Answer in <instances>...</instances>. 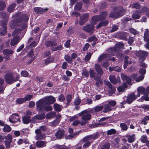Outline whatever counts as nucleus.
I'll use <instances>...</instances> for the list:
<instances>
[{"label":"nucleus","instance_id":"nucleus-1","mask_svg":"<svg viewBox=\"0 0 149 149\" xmlns=\"http://www.w3.org/2000/svg\"><path fill=\"white\" fill-rule=\"evenodd\" d=\"M20 15L19 13L13 16L12 18L13 19L10 24V27L12 29L14 28L21 21L22 19L26 21L28 19L29 17L26 15H21L22 19H21Z\"/></svg>","mask_w":149,"mask_h":149},{"label":"nucleus","instance_id":"nucleus-2","mask_svg":"<svg viewBox=\"0 0 149 149\" xmlns=\"http://www.w3.org/2000/svg\"><path fill=\"white\" fill-rule=\"evenodd\" d=\"M55 101V98L52 96H46L37 102L36 104L37 107L41 109L44 104H50L53 103Z\"/></svg>","mask_w":149,"mask_h":149},{"label":"nucleus","instance_id":"nucleus-3","mask_svg":"<svg viewBox=\"0 0 149 149\" xmlns=\"http://www.w3.org/2000/svg\"><path fill=\"white\" fill-rule=\"evenodd\" d=\"M102 15L100 16H94L92 18V23L91 24L86 25L83 28V30L88 32H93L94 26L93 25L96 24L97 22L100 20V19H104V17H101Z\"/></svg>","mask_w":149,"mask_h":149},{"label":"nucleus","instance_id":"nucleus-4","mask_svg":"<svg viewBox=\"0 0 149 149\" xmlns=\"http://www.w3.org/2000/svg\"><path fill=\"white\" fill-rule=\"evenodd\" d=\"M118 7H113V10L109 15V17L113 18L118 17L122 16L125 13V9L120 8Z\"/></svg>","mask_w":149,"mask_h":149},{"label":"nucleus","instance_id":"nucleus-5","mask_svg":"<svg viewBox=\"0 0 149 149\" xmlns=\"http://www.w3.org/2000/svg\"><path fill=\"white\" fill-rule=\"evenodd\" d=\"M79 116H81L82 120L80 121V124L81 125L86 124L87 121L90 119L91 116L89 112L86 111L84 110L79 113Z\"/></svg>","mask_w":149,"mask_h":149},{"label":"nucleus","instance_id":"nucleus-6","mask_svg":"<svg viewBox=\"0 0 149 149\" xmlns=\"http://www.w3.org/2000/svg\"><path fill=\"white\" fill-rule=\"evenodd\" d=\"M123 43L119 42L115 46L114 48H111L109 49L108 50L107 52L109 53L108 54L109 55V59L113 61L115 60V58L113 57L110 58V55L114 56V54L116 53L119 49L122 47L123 46Z\"/></svg>","mask_w":149,"mask_h":149},{"label":"nucleus","instance_id":"nucleus-7","mask_svg":"<svg viewBox=\"0 0 149 149\" xmlns=\"http://www.w3.org/2000/svg\"><path fill=\"white\" fill-rule=\"evenodd\" d=\"M137 91L138 93L136 95V98L139 97L141 94H144V95L142 96L141 99H139L140 101H142L143 100H145L146 101H149V97L146 96V90L143 87H139L137 89Z\"/></svg>","mask_w":149,"mask_h":149},{"label":"nucleus","instance_id":"nucleus-8","mask_svg":"<svg viewBox=\"0 0 149 149\" xmlns=\"http://www.w3.org/2000/svg\"><path fill=\"white\" fill-rule=\"evenodd\" d=\"M21 29H15L13 33V36L14 37L11 40L10 42V45L11 46H14L16 45L18 43L20 40L19 37L17 35L20 33Z\"/></svg>","mask_w":149,"mask_h":149},{"label":"nucleus","instance_id":"nucleus-9","mask_svg":"<svg viewBox=\"0 0 149 149\" xmlns=\"http://www.w3.org/2000/svg\"><path fill=\"white\" fill-rule=\"evenodd\" d=\"M146 70L145 69H141L139 71L140 73L141 74L143 75L146 73ZM144 77V76L143 75L138 77L137 74H133L132 76V79L136 81L137 82L142 81Z\"/></svg>","mask_w":149,"mask_h":149},{"label":"nucleus","instance_id":"nucleus-10","mask_svg":"<svg viewBox=\"0 0 149 149\" xmlns=\"http://www.w3.org/2000/svg\"><path fill=\"white\" fill-rule=\"evenodd\" d=\"M9 121L11 123H16L15 126H17L20 123V120L18 115L16 113L11 115L9 118Z\"/></svg>","mask_w":149,"mask_h":149},{"label":"nucleus","instance_id":"nucleus-11","mask_svg":"<svg viewBox=\"0 0 149 149\" xmlns=\"http://www.w3.org/2000/svg\"><path fill=\"white\" fill-rule=\"evenodd\" d=\"M136 55L140 57L139 61L141 62L145 60V58L148 55V53L146 51H141L137 53Z\"/></svg>","mask_w":149,"mask_h":149},{"label":"nucleus","instance_id":"nucleus-12","mask_svg":"<svg viewBox=\"0 0 149 149\" xmlns=\"http://www.w3.org/2000/svg\"><path fill=\"white\" fill-rule=\"evenodd\" d=\"M1 27L0 30V35L1 36L4 35L6 33L7 28L5 25L7 24L6 22L2 21L0 22Z\"/></svg>","mask_w":149,"mask_h":149},{"label":"nucleus","instance_id":"nucleus-13","mask_svg":"<svg viewBox=\"0 0 149 149\" xmlns=\"http://www.w3.org/2000/svg\"><path fill=\"white\" fill-rule=\"evenodd\" d=\"M19 76H17L16 79H15L12 75H5V79L7 82L8 84H11L13 82L17 81L19 79Z\"/></svg>","mask_w":149,"mask_h":149},{"label":"nucleus","instance_id":"nucleus-14","mask_svg":"<svg viewBox=\"0 0 149 149\" xmlns=\"http://www.w3.org/2000/svg\"><path fill=\"white\" fill-rule=\"evenodd\" d=\"M147 9V8L145 7L140 11V13L138 11L135 12L132 15V18L135 19H139L141 16V13L146 12Z\"/></svg>","mask_w":149,"mask_h":149},{"label":"nucleus","instance_id":"nucleus-15","mask_svg":"<svg viewBox=\"0 0 149 149\" xmlns=\"http://www.w3.org/2000/svg\"><path fill=\"white\" fill-rule=\"evenodd\" d=\"M12 137L11 135L8 134L6 137L5 143L6 148H9L12 141Z\"/></svg>","mask_w":149,"mask_h":149},{"label":"nucleus","instance_id":"nucleus-16","mask_svg":"<svg viewBox=\"0 0 149 149\" xmlns=\"http://www.w3.org/2000/svg\"><path fill=\"white\" fill-rule=\"evenodd\" d=\"M88 18V14H83L81 17L79 22V24L80 25L83 24L87 21Z\"/></svg>","mask_w":149,"mask_h":149},{"label":"nucleus","instance_id":"nucleus-17","mask_svg":"<svg viewBox=\"0 0 149 149\" xmlns=\"http://www.w3.org/2000/svg\"><path fill=\"white\" fill-rule=\"evenodd\" d=\"M98 135L97 134L88 136L84 138L83 139V141L84 142H85L86 141L91 140H92V141L94 139L98 138Z\"/></svg>","mask_w":149,"mask_h":149},{"label":"nucleus","instance_id":"nucleus-18","mask_svg":"<svg viewBox=\"0 0 149 149\" xmlns=\"http://www.w3.org/2000/svg\"><path fill=\"white\" fill-rule=\"evenodd\" d=\"M64 134V131L63 130L60 129L56 132L55 136L58 139H61L63 136Z\"/></svg>","mask_w":149,"mask_h":149},{"label":"nucleus","instance_id":"nucleus-19","mask_svg":"<svg viewBox=\"0 0 149 149\" xmlns=\"http://www.w3.org/2000/svg\"><path fill=\"white\" fill-rule=\"evenodd\" d=\"M13 53V51L10 50L6 49L3 51L4 58L6 60L9 59V55L12 54Z\"/></svg>","mask_w":149,"mask_h":149},{"label":"nucleus","instance_id":"nucleus-20","mask_svg":"<svg viewBox=\"0 0 149 149\" xmlns=\"http://www.w3.org/2000/svg\"><path fill=\"white\" fill-rule=\"evenodd\" d=\"M45 118V114L42 113L39 115H37L34 116L32 119L31 121L34 123L37 121V120H41L44 119Z\"/></svg>","mask_w":149,"mask_h":149},{"label":"nucleus","instance_id":"nucleus-21","mask_svg":"<svg viewBox=\"0 0 149 149\" xmlns=\"http://www.w3.org/2000/svg\"><path fill=\"white\" fill-rule=\"evenodd\" d=\"M109 79L111 82L114 84H116L119 82L120 81L119 77L116 78L115 76L113 75H110L109 77Z\"/></svg>","mask_w":149,"mask_h":149},{"label":"nucleus","instance_id":"nucleus-22","mask_svg":"<svg viewBox=\"0 0 149 149\" xmlns=\"http://www.w3.org/2000/svg\"><path fill=\"white\" fill-rule=\"evenodd\" d=\"M136 98V95H135V93H133L127 96V100L129 104H130Z\"/></svg>","mask_w":149,"mask_h":149},{"label":"nucleus","instance_id":"nucleus-23","mask_svg":"<svg viewBox=\"0 0 149 149\" xmlns=\"http://www.w3.org/2000/svg\"><path fill=\"white\" fill-rule=\"evenodd\" d=\"M121 76L122 79L124 81H126L129 85H131L132 84L131 79L130 77H127L123 74H121Z\"/></svg>","mask_w":149,"mask_h":149},{"label":"nucleus","instance_id":"nucleus-24","mask_svg":"<svg viewBox=\"0 0 149 149\" xmlns=\"http://www.w3.org/2000/svg\"><path fill=\"white\" fill-rule=\"evenodd\" d=\"M109 59V55L108 54H103L100 56L98 58V62H100L102 61H105Z\"/></svg>","mask_w":149,"mask_h":149},{"label":"nucleus","instance_id":"nucleus-25","mask_svg":"<svg viewBox=\"0 0 149 149\" xmlns=\"http://www.w3.org/2000/svg\"><path fill=\"white\" fill-rule=\"evenodd\" d=\"M48 9L47 8L43 9L42 8L36 7L34 8V10L36 13L41 14L46 12L48 10Z\"/></svg>","mask_w":149,"mask_h":149},{"label":"nucleus","instance_id":"nucleus-26","mask_svg":"<svg viewBox=\"0 0 149 149\" xmlns=\"http://www.w3.org/2000/svg\"><path fill=\"white\" fill-rule=\"evenodd\" d=\"M89 72L90 77L93 78L95 80H99V78L96 75V73L94 70L91 69H90Z\"/></svg>","mask_w":149,"mask_h":149},{"label":"nucleus","instance_id":"nucleus-27","mask_svg":"<svg viewBox=\"0 0 149 149\" xmlns=\"http://www.w3.org/2000/svg\"><path fill=\"white\" fill-rule=\"evenodd\" d=\"M135 134H132L131 135H126L125 137L127 138L128 141L131 143L134 142L135 139Z\"/></svg>","mask_w":149,"mask_h":149},{"label":"nucleus","instance_id":"nucleus-28","mask_svg":"<svg viewBox=\"0 0 149 149\" xmlns=\"http://www.w3.org/2000/svg\"><path fill=\"white\" fill-rule=\"evenodd\" d=\"M95 69L97 73L100 75H102L103 71L100 65L98 64H96L95 66Z\"/></svg>","mask_w":149,"mask_h":149},{"label":"nucleus","instance_id":"nucleus-29","mask_svg":"<svg viewBox=\"0 0 149 149\" xmlns=\"http://www.w3.org/2000/svg\"><path fill=\"white\" fill-rule=\"evenodd\" d=\"M36 145L38 148H43L46 146V143L42 141H39L36 142Z\"/></svg>","mask_w":149,"mask_h":149},{"label":"nucleus","instance_id":"nucleus-30","mask_svg":"<svg viewBox=\"0 0 149 149\" xmlns=\"http://www.w3.org/2000/svg\"><path fill=\"white\" fill-rule=\"evenodd\" d=\"M124 60V68L125 69L127 67L128 64H131L132 61H130V59L127 56H126L125 57Z\"/></svg>","mask_w":149,"mask_h":149},{"label":"nucleus","instance_id":"nucleus-31","mask_svg":"<svg viewBox=\"0 0 149 149\" xmlns=\"http://www.w3.org/2000/svg\"><path fill=\"white\" fill-rule=\"evenodd\" d=\"M46 105H47L46 104H43L42 106V108H40L38 107H37L40 110H47V111H50L52 110V107L50 106H46Z\"/></svg>","mask_w":149,"mask_h":149},{"label":"nucleus","instance_id":"nucleus-32","mask_svg":"<svg viewBox=\"0 0 149 149\" xmlns=\"http://www.w3.org/2000/svg\"><path fill=\"white\" fill-rule=\"evenodd\" d=\"M148 30V29H146L144 36V40L147 42H149V31Z\"/></svg>","mask_w":149,"mask_h":149},{"label":"nucleus","instance_id":"nucleus-33","mask_svg":"<svg viewBox=\"0 0 149 149\" xmlns=\"http://www.w3.org/2000/svg\"><path fill=\"white\" fill-rule=\"evenodd\" d=\"M54 108L56 111H60L62 108V106L59 104L55 103L54 106Z\"/></svg>","mask_w":149,"mask_h":149},{"label":"nucleus","instance_id":"nucleus-34","mask_svg":"<svg viewBox=\"0 0 149 149\" xmlns=\"http://www.w3.org/2000/svg\"><path fill=\"white\" fill-rule=\"evenodd\" d=\"M127 86V84H125L123 86H120L118 88V90L119 92H123L125 90Z\"/></svg>","mask_w":149,"mask_h":149},{"label":"nucleus","instance_id":"nucleus-35","mask_svg":"<svg viewBox=\"0 0 149 149\" xmlns=\"http://www.w3.org/2000/svg\"><path fill=\"white\" fill-rule=\"evenodd\" d=\"M54 147L57 149H69L68 148L65 146L59 144L56 145Z\"/></svg>","mask_w":149,"mask_h":149},{"label":"nucleus","instance_id":"nucleus-36","mask_svg":"<svg viewBox=\"0 0 149 149\" xmlns=\"http://www.w3.org/2000/svg\"><path fill=\"white\" fill-rule=\"evenodd\" d=\"M16 4L13 3L8 8V10L9 12L11 13L13 11L14 8L16 6Z\"/></svg>","mask_w":149,"mask_h":149},{"label":"nucleus","instance_id":"nucleus-37","mask_svg":"<svg viewBox=\"0 0 149 149\" xmlns=\"http://www.w3.org/2000/svg\"><path fill=\"white\" fill-rule=\"evenodd\" d=\"M30 117L29 116H24L23 118V121L24 124H28L30 121Z\"/></svg>","mask_w":149,"mask_h":149},{"label":"nucleus","instance_id":"nucleus-38","mask_svg":"<svg viewBox=\"0 0 149 149\" xmlns=\"http://www.w3.org/2000/svg\"><path fill=\"white\" fill-rule=\"evenodd\" d=\"M55 115V112H52L49 113L47 114L46 116V118L47 119H49L54 117Z\"/></svg>","mask_w":149,"mask_h":149},{"label":"nucleus","instance_id":"nucleus-39","mask_svg":"<svg viewBox=\"0 0 149 149\" xmlns=\"http://www.w3.org/2000/svg\"><path fill=\"white\" fill-rule=\"evenodd\" d=\"M112 109L111 107L109 104L106 105L104 106V109L103 111L104 112H107V111H110Z\"/></svg>","mask_w":149,"mask_h":149},{"label":"nucleus","instance_id":"nucleus-40","mask_svg":"<svg viewBox=\"0 0 149 149\" xmlns=\"http://www.w3.org/2000/svg\"><path fill=\"white\" fill-rule=\"evenodd\" d=\"M11 130V127L8 125H4L3 130L4 132H9Z\"/></svg>","mask_w":149,"mask_h":149},{"label":"nucleus","instance_id":"nucleus-41","mask_svg":"<svg viewBox=\"0 0 149 149\" xmlns=\"http://www.w3.org/2000/svg\"><path fill=\"white\" fill-rule=\"evenodd\" d=\"M108 24V21H104L101 22L97 26V28H99L100 27L103 26H105L107 25Z\"/></svg>","mask_w":149,"mask_h":149},{"label":"nucleus","instance_id":"nucleus-42","mask_svg":"<svg viewBox=\"0 0 149 149\" xmlns=\"http://www.w3.org/2000/svg\"><path fill=\"white\" fill-rule=\"evenodd\" d=\"M108 91L110 94H111L115 92L116 89L115 87L112 85L109 88Z\"/></svg>","mask_w":149,"mask_h":149},{"label":"nucleus","instance_id":"nucleus-43","mask_svg":"<svg viewBox=\"0 0 149 149\" xmlns=\"http://www.w3.org/2000/svg\"><path fill=\"white\" fill-rule=\"evenodd\" d=\"M45 135L44 134H39V135H37L35 136L36 139L38 140L39 139H42L45 138Z\"/></svg>","mask_w":149,"mask_h":149},{"label":"nucleus","instance_id":"nucleus-44","mask_svg":"<svg viewBox=\"0 0 149 149\" xmlns=\"http://www.w3.org/2000/svg\"><path fill=\"white\" fill-rule=\"evenodd\" d=\"M6 5L5 2L0 0V10H2L6 7Z\"/></svg>","mask_w":149,"mask_h":149},{"label":"nucleus","instance_id":"nucleus-45","mask_svg":"<svg viewBox=\"0 0 149 149\" xmlns=\"http://www.w3.org/2000/svg\"><path fill=\"white\" fill-rule=\"evenodd\" d=\"M81 6L82 3L81 2L77 3L75 6L74 8V9L75 10H79L81 9Z\"/></svg>","mask_w":149,"mask_h":149},{"label":"nucleus","instance_id":"nucleus-46","mask_svg":"<svg viewBox=\"0 0 149 149\" xmlns=\"http://www.w3.org/2000/svg\"><path fill=\"white\" fill-rule=\"evenodd\" d=\"M82 74L86 77H88L89 75L88 71L86 69L83 70L82 72Z\"/></svg>","mask_w":149,"mask_h":149},{"label":"nucleus","instance_id":"nucleus-47","mask_svg":"<svg viewBox=\"0 0 149 149\" xmlns=\"http://www.w3.org/2000/svg\"><path fill=\"white\" fill-rule=\"evenodd\" d=\"M25 102L24 98H19L16 100V102L17 104H22Z\"/></svg>","mask_w":149,"mask_h":149},{"label":"nucleus","instance_id":"nucleus-48","mask_svg":"<svg viewBox=\"0 0 149 149\" xmlns=\"http://www.w3.org/2000/svg\"><path fill=\"white\" fill-rule=\"evenodd\" d=\"M109 70L110 71L113 70H114L115 71H116L118 72H120L121 71V69L120 68L119 66H116L113 68L112 69L111 67L109 68Z\"/></svg>","mask_w":149,"mask_h":149},{"label":"nucleus","instance_id":"nucleus-49","mask_svg":"<svg viewBox=\"0 0 149 149\" xmlns=\"http://www.w3.org/2000/svg\"><path fill=\"white\" fill-rule=\"evenodd\" d=\"M21 75L25 77H30V75L29 73L26 71L25 70L22 71L21 73Z\"/></svg>","mask_w":149,"mask_h":149},{"label":"nucleus","instance_id":"nucleus-50","mask_svg":"<svg viewBox=\"0 0 149 149\" xmlns=\"http://www.w3.org/2000/svg\"><path fill=\"white\" fill-rule=\"evenodd\" d=\"M65 60L69 63H71L72 62V60L70 58V56L68 55H66L65 56Z\"/></svg>","mask_w":149,"mask_h":149},{"label":"nucleus","instance_id":"nucleus-51","mask_svg":"<svg viewBox=\"0 0 149 149\" xmlns=\"http://www.w3.org/2000/svg\"><path fill=\"white\" fill-rule=\"evenodd\" d=\"M128 34L126 32H123L122 34V36L121 37V39L124 40H127V38L126 36H128Z\"/></svg>","mask_w":149,"mask_h":149},{"label":"nucleus","instance_id":"nucleus-52","mask_svg":"<svg viewBox=\"0 0 149 149\" xmlns=\"http://www.w3.org/2000/svg\"><path fill=\"white\" fill-rule=\"evenodd\" d=\"M116 131L114 129H111L107 131V135H111L116 133Z\"/></svg>","mask_w":149,"mask_h":149},{"label":"nucleus","instance_id":"nucleus-53","mask_svg":"<svg viewBox=\"0 0 149 149\" xmlns=\"http://www.w3.org/2000/svg\"><path fill=\"white\" fill-rule=\"evenodd\" d=\"M140 6V4L139 3H136L130 5V7L139 9Z\"/></svg>","mask_w":149,"mask_h":149},{"label":"nucleus","instance_id":"nucleus-54","mask_svg":"<svg viewBox=\"0 0 149 149\" xmlns=\"http://www.w3.org/2000/svg\"><path fill=\"white\" fill-rule=\"evenodd\" d=\"M149 120V116H147L145 117L142 121V124L146 125L147 124L146 121Z\"/></svg>","mask_w":149,"mask_h":149},{"label":"nucleus","instance_id":"nucleus-55","mask_svg":"<svg viewBox=\"0 0 149 149\" xmlns=\"http://www.w3.org/2000/svg\"><path fill=\"white\" fill-rule=\"evenodd\" d=\"M120 126L121 129L123 131H126L127 129V125L123 123H121L120 124Z\"/></svg>","mask_w":149,"mask_h":149},{"label":"nucleus","instance_id":"nucleus-56","mask_svg":"<svg viewBox=\"0 0 149 149\" xmlns=\"http://www.w3.org/2000/svg\"><path fill=\"white\" fill-rule=\"evenodd\" d=\"M40 38V36H39L38 37V38L36 40V42L33 41L31 43V46L32 47H34L36 46L37 44V42H38L39 41Z\"/></svg>","mask_w":149,"mask_h":149},{"label":"nucleus","instance_id":"nucleus-57","mask_svg":"<svg viewBox=\"0 0 149 149\" xmlns=\"http://www.w3.org/2000/svg\"><path fill=\"white\" fill-rule=\"evenodd\" d=\"M141 141L143 143H146L147 142V139L146 135H143L141 138Z\"/></svg>","mask_w":149,"mask_h":149},{"label":"nucleus","instance_id":"nucleus-58","mask_svg":"<svg viewBox=\"0 0 149 149\" xmlns=\"http://www.w3.org/2000/svg\"><path fill=\"white\" fill-rule=\"evenodd\" d=\"M130 32L134 35H136L139 34V32L134 29L131 28L129 29Z\"/></svg>","mask_w":149,"mask_h":149},{"label":"nucleus","instance_id":"nucleus-59","mask_svg":"<svg viewBox=\"0 0 149 149\" xmlns=\"http://www.w3.org/2000/svg\"><path fill=\"white\" fill-rule=\"evenodd\" d=\"M60 120H56L55 121L52 122L51 123L50 125L54 127L57 125L59 123Z\"/></svg>","mask_w":149,"mask_h":149},{"label":"nucleus","instance_id":"nucleus-60","mask_svg":"<svg viewBox=\"0 0 149 149\" xmlns=\"http://www.w3.org/2000/svg\"><path fill=\"white\" fill-rule=\"evenodd\" d=\"M32 97V95H29L26 96L24 98V100H25V102H26V101H29L30 100Z\"/></svg>","mask_w":149,"mask_h":149},{"label":"nucleus","instance_id":"nucleus-61","mask_svg":"<svg viewBox=\"0 0 149 149\" xmlns=\"http://www.w3.org/2000/svg\"><path fill=\"white\" fill-rule=\"evenodd\" d=\"M72 98V96L71 95H68L66 97L67 101V104H69L71 101Z\"/></svg>","mask_w":149,"mask_h":149},{"label":"nucleus","instance_id":"nucleus-62","mask_svg":"<svg viewBox=\"0 0 149 149\" xmlns=\"http://www.w3.org/2000/svg\"><path fill=\"white\" fill-rule=\"evenodd\" d=\"M103 106H99L96 107L95 108V111H99L103 109Z\"/></svg>","mask_w":149,"mask_h":149},{"label":"nucleus","instance_id":"nucleus-63","mask_svg":"<svg viewBox=\"0 0 149 149\" xmlns=\"http://www.w3.org/2000/svg\"><path fill=\"white\" fill-rule=\"evenodd\" d=\"M58 100L61 102H62L64 101L65 100V98L63 95L61 94L58 97Z\"/></svg>","mask_w":149,"mask_h":149},{"label":"nucleus","instance_id":"nucleus-64","mask_svg":"<svg viewBox=\"0 0 149 149\" xmlns=\"http://www.w3.org/2000/svg\"><path fill=\"white\" fill-rule=\"evenodd\" d=\"M110 147V144L107 143L102 146L101 149H109Z\"/></svg>","mask_w":149,"mask_h":149}]
</instances>
